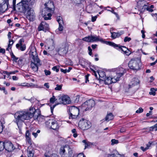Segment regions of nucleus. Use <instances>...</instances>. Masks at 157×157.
Here are the masks:
<instances>
[{"label":"nucleus","instance_id":"f257e3e1","mask_svg":"<svg viewBox=\"0 0 157 157\" xmlns=\"http://www.w3.org/2000/svg\"><path fill=\"white\" fill-rule=\"evenodd\" d=\"M35 109L31 107L29 110L19 111L16 112L14 115V122L18 126L19 130H21L22 123L25 120H30L34 115Z\"/></svg>","mask_w":157,"mask_h":157},{"label":"nucleus","instance_id":"f03ea898","mask_svg":"<svg viewBox=\"0 0 157 157\" xmlns=\"http://www.w3.org/2000/svg\"><path fill=\"white\" fill-rule=\"evenodd\" d=\"M17 9L18 12L25 13L26 17L30 21H33L35 19V13L30 6L20 7L17 8Z\"/></svg>","mask_w":157,"mask_h":157},{"label":"nucleus","instance_id":"7ed1b4c3","mask_svg":"<svg viewBox=\"0 0 157 157\" xmlns=\"http://www.w3.org/2000/svg\"><path fill=\"white\" fill-rule=\"evenodd\" d=\"M32 51L31 50L30 53V57L33 59V61H32L31 63V67L32 69L34 72L37 71L38 69V67L41 65L40 61L38 58L35 49Z\"/></svg>","mask_w":157,"mask_h":157},{"label":"nucleus","instance_id":"20e7f679","mask_svg":"<svg viewBox=\"0 0 157 157\" xmlns=\"http://www.w3.org/2000/svg\"><path fill=\"white\" fill-rule=\"evenodd\" d=\"M60 153L63 157H74L73 148L68 145L61 147L60 149Z\"/></svg>","mask_w":157,"mask_h":157},{"label":"nucleus","instance_id":"39448f33","mask_svg":"<svg viewBox=\"0 0 157 157\" xmlns=\"http://www.w3.org/2000/svg\"><path fill=\"white\" fill-rule=\"evenodd\" d=\"M128 66L131 69L133 70H139L141 67L140 59L138 58L132 59L129 62Z\"/></svg>","mask_w":157,"mask_h":157},{"label":"nucleus","instance_id":"423d86ee","mask_svg":"<svg viewBox=\"0 0 157 157\" xmlns=\"http://www.w3.org/2000/svg\"><path fill=\"white\" fill-rule=\"evenodd\" d=\"M79 109L74 106H71L69 109V119L76 118L79 113Z\"/></svg>","mask_w":157,"mask_h":157},{"label":"nucleus","instance_id":"0eeeda50","mask_svg":"<svg viewBox=\"0 0 157 157\" xmlns=\"http://www.w3.org/2000/svg\"><path fill=\"white\" fill-rule=\"evenodd\" d=\"M78 125L81 129L85 130L88 129L91 127V123L90 121L82 118L79 121Z\"/></svg>","mask_w":157,"mask_h":157},{"label":"nucleus","instance_id":"6e6552de","mask_svg":"<svg viewBox=\"0 0 157 157\" xmlns=\"http://www.w3.org/2000/svg\"><path fill=\"white\" fill-rule=\"evenodd\" d=\"M95 105V101L93 100L90 99L87 101L82 104V106L83 110L85 111L90 110Z\"/></svg>","mask_w":157,"mask_h":157},{"label":"nucleus","instance_id":"1a4fd4ad","mask_svg":"<svg viewBox=\"0 0 157 157\" xmlns=\"http://www.w3.org/2000/svg\"><path fill=\"white\" fill-rule=\"evenodd\" d=\"M82 40L88 42H92L97 41H100L101 42H104L103 39L99 36H90L85 37L82 38Z\"/></svg>","mask_w":157,"mask_h":157},{"label":"nucleus","instance_id":"9d476101","mask_svg":"<svg viewBox=\"0 0 157 157\" xmlns=\"http://www.w3.org/2000/svg\"><path fill=\"white\" fill-rule=\"evenodd\" d=\"M53 12L46 9L44 8L41 11V14L45 20H50L52 16V13Z\"/></svg>","mask_w":157,"mask_h":157},{"label":"nucleus","instance_id":"9b49d317","mask_svg":"<svg viewBox=\"0 0 157 157\" xmlns=\"http://www.w3.org/2000/svg\"><path fill=\"white\" fill-rule=\"evenodd\" d=\"M34 3V1L32 0H22L21 2L17 5L16 8L30 6Z\"/></svg>","mask_w":157,"mask_h":157},{"label":"nucleus","instance_id":"f8f14e48","mask_svg":"<svg viewBox=\"0 0 157 157\" xmlns=\"http://www.w3.org/2000/svg\"><path fill=\"white\" fill-rule=\"evenodd\" d=\"M45 8L48 10L54 11L55 6L53 2L51 0H47L44 4Z\"/></svg>","mask_w":157,"mask_h":157},{"label":"nucleus","instance_id":"ddd939ff","mask_svg":"<svg viewBox=\"0 0 157 157\" xmlns=\"http://www.w3.org/2000/svg\"><path fill=\"white\" fill-rule=\"evenodd\" d=\"M59 100L61 103L65 105L69 104L71 102L70 98L68 96L66 95L59 97Z\"/></svg>","mask_w":157,"mask_h":157},{"label":"nucleus","instance_id":"4468645a","mask_svg":"<svg viewBox=\"0 0 157 157\" xmlns=\"http://www.w3.org/2000/svg\"><path fill=\"white\" fill-rule=\"evenodd\" d=\"M48 25L45 22L43 21L39 25L38 29L39 31L43 30L45 32L48 30Z\"/></svg>","mask_w":157,"mask_h":157},{"label":"nucleus","instance_id":"2eb2a0df","mask_svg":"<svg viewBox=\"0 0 157 157\" xmlns=\"http://www.w3.org/2000/svg\"><path fill=\"white\" fill-rule=\"evenodd\" d=\"M119 80V78L116 77H114L113 78H112L110 77L105 78V82L106 84H111L112 82L115 83L117 81Z\"/></svg>","mask_w":157,"mask_h":157},{"label":"nucleus","instance_id":"dca6fc26","mask_svg":"<svg viewBox=\"0 0 157 157\" xmlns=\"http://www.w3.org/2000/svg\"><path fill=\"white\" fill-rule=\"evenodd\" d=\"M4 148L9 151H10L13 150V146L10 141H7L4 142Z\"/></svg>","mask_w":157,"mask_h":157},{"label":"nucleus","instance_id":"f3484780","mask_svg":"<svg viewBox=\"0 0 157 157\" xmlns=\"http://www.w3.org/2000/svg\"><path fill=\"white\" fill-rule=\"evenodd\" d=\"M8 1L9 0H3V2L0 5V9L4 12L8 9L9 5Z\"/></svg>","mask_w":157,"mask_h":157},{"label":"nucleus","instance_id":"a211bd4d","mask_svg":"<svg viewBox=\"0 0 157 157\" xmlns=\"http://www.w3.org/2000/svg\"><path fill=\"white\" fill-rule=\"evenodd\" d=\"M57 21L59 23V27L58 29L60 31H62L63 29V22L62 20V18L60 16H58L56 18Z\"/></svg>","mask_w":157,"mask_h":157},{"label":"nucleus","instance_id":"6ab92c4d","mask_svg":"<svg viewBox=\"0 0 157 157\" xmlns=\"http://www.w3.org/2000/svg\"><path fill=\"white\" fill-rule=\"evenodd\" d=\"M139 80L137 78H134L132 81L129 84V88H131L139 83Z\"/></svg>","mask_w":157,"mask_h":157},{"label":"nucleus","instance_id":"aec40b11","mask_svg":"<svg viewBox=\"0 0 157 157\" xmlns=\"http://www.w3.org/2000/svg\"><path fill=\"white\" fill-rule=\"evenodd\" d=\"M111 37L113 39H114L117 37L120 36L121 35L123 34V32H111Z\"/></svg>","mask_w":157,"mask_h":157},{"label":"nucleus","instance_id":"412c9836","mask_svg":"<svg viewBox=\"0 0 157 157\" xmlns=\"http://www.w3.org/2000/svg\"><path fill=\"white\" fill-rule=\"evenodd\" d=\"M58 52L60 55H63L66 53L67 50L64 47H62L58 49Z\"/></svg>","mask_w":157,"mask_h":157},{"label":"nucleus","instance_id":"4be33fe9","mask_svg":"<svg viewBox=\"0 0 157 157\" xmlns=\"http://www.w3.org/2000/svg\"><path fill=\"white\" fill-rule=\"evenodd\" d=\"M64 142L68 144L71 146L75 145L76 143V141L72 140H68V139L65 140Z\"/></svg>","mask_w":157,"mask_h":157},{"label":"nucleus","instance_id":"5701e85b","mask_svg":"<svg viewBox=\"0 0 157 157\" xmlns=\"http://www.w3.org/2000/svg\"><path fill=\"white\" fill-rule=\"evenodd\" d=\"M59 128V126L56 123V121H53L52 124L51 125L50 128L52 129L53 130H56Z\"/></svg>","mask_w":157,"mask_h":157},{"label":"nucleus","instance_id":"b1692460","mask_svg":"<svg viewBox=\"0 0 157 157\" xmlns=\"http://www.w3.org/2000/svg\"><path fill=\"white\" fill-rule=\"evenodd\" d=\"M24 40L23 38H21L19 40L18 43L16 45V47L17 48H18L21 45L25 44L24 43Z\"/></svg>","mask_w":157,"mask_h":157},{"label":"nucleus","instance_id":"393cba45","mask_svg":"<svg viewBox=\"0 0 157 157\" xmlns=\"http://www.w3.org/2000/svg\"><path fill=\"white\" fill-rule=\"evenodd\" d=\"M113 117L112 114L111 113H110L107 114L105 118V120L106 121H108L110 120L113 119Z\"/></svg>","mask_w":157,"mask_h":157},{"label":"nucleus","instance_id":"a878e982","mask_svg":"<svg viewBox=\"0 0 157 157\" xmlns=\"http://www.w3.org/2000/svg\"><path fill=\"white\" fill-rule=\"evenodd\" d=\"M99 77L105 78L106 77L105 73L102 71H100L98 72Z\"/></svg>","mask_w":157,"mask_h":157},{"label":"nucleus","instance_id":"bb28decb","mask_svg":"<svg viewBox=\"0 0 157 157\" xmlns=\"http://www.w3.org/2000/svg\"><path fill=\"white\" fill-rule=\"evenodd\" d=\"M118 72H120V76H121L123 75L125 72V69L121 67H119L118 69Z\"/></svg>","mask_w":157,"mask_h":157},{"label":"nucleus","instance_id":"cd10ccee","mask_svg":"<svg viewBox=\"0 0 157 157\" xmlns=\"http://www.w3.org/2000/svg\"><path fill=\"white\" fill-rule=\"evenodd\" d=\"M13 40H9V44L8 45V48L6 49V50L9 51V50L11 49V46L13 44Z\"/></svg>","mask_w":157,"mask_h":157},{"label":"nucleus","instance_id":"c85d7f7f","mask_svg":"<svg viewBox=\"0 0 157 157\" xmlns=\"http://www.w3.org/2000/svg\"><path fill=\"white\" fill-rule=\"evenodd\" d=\"M36 119L39 122H41L44 121V116H43L40 115H39L36 118Z\"/></svg>","mask_w":157,"mask_h":157},{"label":"nucleus","instance_id":"c756f323","mask_svg":"<svg viewBox=\"0 0 157 157\" xmlns=\"http://www.w3.org/2000/svg\"><path fill=\"white\" fill-rule=\"evenodd\" d=\"M53 121L51 120H49L45 123L46 125L48 128H50L51 125L52 124Z\"/></svg>","mask_w":157,"mask_h":157},{"label":"nucleus","instance_id":"7c9ffc66","mask_svg":"<svg viewBox=\"0 0 157 157\" xmlns=\"http://www.w3.org/2000/svg\"><path fill=\"white\" fill-rule=\"evenodd\" d=\"M149 131H157V124L149 128Z\"/></svg>","mask_w":157,"mask_h":157},{"label":"nucleus","instance_id":"2f4dec72","mask_svg":"<svg viewBox=\"0 0 157 157\" xmlns=\"http://www.w3.org/2000/svg\"><path fill=\"white\" fill-rule=\"evenodd\" d=\"M82 142L84 143L85 146V149H86L88 146H90L91 144V143L89 142H87L86 140H83Z\"/></svg>","mask_w":157,"mask_h":157},{"label":"nucleus","instance_id":"473e14b6","mask_svg":"<svg viewBox=\"0 0 157 157\" xmlns=\"http://www.w3.org/2000/svg\"><path fill=\"white\" fill-rule=\"evenodd\" d=\"M71 69H72V68L71 67H69L68 69H66L65 70H64L63 69L61 68L60 71L62 72H63L65 74V73H66L67 72H69Z\"/></svg>","mask_w":157,"mask_h":157},{"label":"nucleus","instance_id":"72a5a7b5","mask_svg":"<svg viewBox=\"0 0 157 157\" xmlns=\"http://www.w3.org/2000/svg\"><path fill=\"white\" fill-rule=\"evenodd\" d=\"M5 123V121H4L2 122L0 121V133H1L3 128V125Z\"/></svg>","mask_w":157,"mask_h":157},{"label":"nucleus","instance_id":"f704fd0d","mask_svg":"<svg viewBox=\"0 0 157 157\" xmlns=\"http://www.w3.org/2000/svg\"><path fill=\"white\" fill-rule=\"evenodd\" d=\"M26 45L25 44H24L23 45H21V46H20V47H19L18 48H17L18 49L22 51H25L26 49Z\"/></svg>","mask_w":157,"mask_h":157},{"label":"nucleus","instance_id":"c9c22d12","mask_svg":"<svg viewBox=\"0 0 157 157\" xmlns=\"http://www.w3.org/2000/svg\"><path fill=\"white\" fill-rule=\"evenodd\" d=\"M157 90H155L154 88H151V89L150 90V92H149V94L150 95H152L153 96H155V91Z\"/></svg>","mask_w":157,"mask_h":157},{"label":"nucleus","instance_id":"e433bc0d","mask_svg":"<svg viewBox=\"0 0 157 157\" xmlns=\"http://www.w3.org/2000/svg\"><path fill=\"white\" fill-rule=\"evenodd\" d=\"M57 100V99L53 95L52 97L50 98V102L51 103H54Z\"/></svg>","mask_w":157,"mask_h":157},{"label":"nucleus","instance_id":"4c0bfd02","mask_svg":"<svg viewBox=\"0 0 157 157\" xmlns=\"http://www.w3.org/2000/svg\"><path fill=\"white\" fill-rule=\"evenodd\" d=\"M62 85H59L58 84L56 85V87L55 88V89L56 90H60L62 88Z\"/></svg>","mask_w":157,"mask_h":157},{"label":"nucleus","instance_id":"58836bf2","mask_svg":"<svg viewBox=\"0 0 157 157\" xmlns=\"http://www.w3.org/2000/svg\"><path fill=\"white\" fill-rule=\"evenodd\" d=\"M28 152V157H33V154L32 151L30 150H27Z\"/></svg>","mask_w":157,"mask_h":157},{"label":"nucleus","instance_id":"ea45409f","mask_svg":"<svg viewBox=\"0 0 157 157\" xmlns=\"http://www.w3.org/2000/svg\"><path fill=\"white\" fill-rule=\"evenodd\" d=\"M4 148V143L2 141H0V151H2Z\"/></svg>","mask_w":157,"mask_h":157},{"label":"nucleus","instance_id":"a19ab883","mask_svg":"<svg viewBox=\"0 0 157 157\" xmlns=\"http://www.w3.org/2000/svg\"><path fill=\"white\" fill-rule=\"evenodd\" d=\"M107 44H109V45L113 46L114 47H116L118 46V45L117 44H116L114 43L111 42H108Z\"/></svg>","mask_w":157,"mask_h":157},{"label":"nucleus","instance_id":"79ce46f5","mask_svg":"<svg viewBox=\"0 0 157 157\" xmlns=\"http://www.w3.org/2000/svg\"><path fill=\"white\" fill-rule=\"evenodd\" d=\"M59 66H56L52 67V69L54 71H55L56 72H57L59 71Z\"/></svg>","mask_w":157,"mask_h":157},{"label":"nucleus","instance_id":"37998d69","mask_svg":"<svg viewBox=\"0 0 157 157\" xmlns=\"http://www.w3.org/2000/svg\"><path fill=\"white\" fill-rule=\"evenodd\" d=\"M32 88H38V86L37 85H35L33 83H31L30 84H28V86Z\"/></svg>","mask_w":157,"mask_h":157},{"label":"nucleus","instance_id":"c03bdc74","mask_svg":"<svg viewBox=\"0 0 157 157\" xmlns=\"http://www.w3.org/2000/svg\"><path fill=\"white\" fill-rule=\"evenodd\" d=\"M11 56L13 60L16 62L17 61V60L18 59V58L16 57L13 53H12L11 55Z\"/></svg>","mask_w":157,"mask_h":157},{"label":"nucleus","instance_id":"a18cd8bd","mask_svg":"<svg viewBox=\"0 0 157 157\" xmlns=\"http://www.w3.org/2000/svg\"><path fill=\"white\" fill-rule=\"evenodd\" d=\"M107 11H110L111 12H112V13L114 14L115 15L116 17L118 19H119V17L118 14L116 13L114 11V10H107Z\"/></svg>","mask_w":157,"mask_h":157},{"label":"nucleus","instance_id":"49530a36","mask_svg":"<svg viewBox=\"0 0 157 157\" xmlns=\"http://www.w3.org/2000/svg\"><path fill=\"white\" fill-rule=\"evenodd\" d=\"M119 48L124 53L126 51L128 50V49L125 47L122 46L121 47H119Z\"/></svg>","mask_w":157,"mask_h":157},{"label":"nucleus","instance_id":"de8ad7c7","mask_svg":"<svg viewBox=\"0 0 157 157\" xmlns=\"http://www.w3.org/2000/svg\"><path fill=\"white\" fill-rule=\"evenodd\" d=\"M111 144L113 145L115 144H117L118 143V141L115 139H112L111 140Z\"/></svg>","mask_w":157,"mask_h":157},{"label":"nucleus","instance_id":"09e8293b","mask_svg":"<svg viewBox=\"0 0 157 157\" xmlns=\"http://www.w3.org/2000/svg\"><path fill=\"white\" fill-rule=\"evenodd\" d=\"M40 130H38L36 131V133L35 132H33L32 134L34 136L35 138L37 137L38 136V133H40Z\"/></svg>","mask_w":157,"mask_h":157},{"label":"nucleus","instance_id":"8fccbe9b","mask_svg":"<svg viewBox=\"0 0 157 157\" xmlns=\"http://www.w3.org/2000/svg\"><path fill=\"white\" fill-rule=\"evenodd\" d=\"M143 109L141 107L139 108L137 110L136 113H139L143 112Z\"/></svg>","mask_w":157,"mask_h":157},{"label":"nucleus","instance_id":"3c124183","mask_svg":"<svg viewBox=\"0 0 157 157\" xmlns=\"http://www.w3.org/2000/svg\"><path fill=\"white\" fill-rule=\"evenodd\" d=\"M131 40V39L130 37H129L128 36H126L124 38V42H126L127 41H129L130 40Z\"/></svg>","mask_w":157,"mask_h":157},{"label":"nucleus","instance_id":"603ef678","mask_svg":"<svg viewBox=\"0 0 157 157\" xmlns=\"http://www.w3.org/2000/svg\"><path fill=\"white\" fill-rule=\"evenodd\" d=\"M148 6L147 5H146L145 4H144V6H143L142 9H141V12H144L145 10H146L147 8V7Z\"/></svg>","mask_w":157,"mask_h":157},{"label":"nucleus","instance_id":"864d4df0","mask_svg":"<svg viewBox=\"0 0 157 157\" xmlns=\"http://www.w3.org/2000/svg\"><path fill=\"white\" fill-rule=\"evenodd\" d=\"M45 74L46 75H50L51 74V72L47 70H45L44 71Z\"/></svg>","mask_w":157,"mask_h":157},{"label":"nucleus","instance_id":"5fc2aeb1","mask_svg":"<svg viewBox=\"0 0 157 157\" xmlns=\"http://www.w3.org/2000/svg\"><path fill=\"white\" fill-rule=\"evenodd\" d=\"M25 137H30V133L29 132V130L26 131L25 133Z\"/></svg>","mask_w":157,"mask_h":157},{"label":"nucleus","instance_id":"6e6d98bb","mask_svg":"<svg viewBox=\"0 0 157 157\" xmlns=\"http://www.w3.org/2000/svg\"><path fill=\"white\" fill-rule=\"evenodd\" d=\"M91 69V70L93 72V74L94 75V76H95L97 78H98V72H96L95 71H94V70H93V69Z\"/></svg>","mask_w":157,"mask_h":157},{"label":"nucleus","instance_id":"4d7b16f0","mask_svg":"<svg viewBox=\"0 0 157 157\" xmlns=\"http://www.w3.org/2000/svg\"><path fill=\"white\" fill-rule=\"evenodd\" d=\"M16 2V0H13V8H14V10H16V9L17 10L16 6H16H15Z\"/></svg>","mask_w":157,"mask_h":157},{"label":"nucleus","instance_id":"13d9d810","mask_svg":"<svg viewBox=\"0 0 157 157\" xmlns=\"http://www.w3.org/2000/svg\"><path fill=\"white\" fill-rule=\"evenodd\" d=\"M26 141L29 144H31V139L30 137H26Z\"/></svg>","mask_w":157,"mask_h":157},{"label":"nucleus","instance_id":"bf43d9fd","mask_svg":"<svg viewBox=\"0 0 157 157\" xmlns=\"http://www.w3.org/2000/svg\"><path fill=\"white\" fill-rule=\"evenodd\" d=\"M98 15H97L96 16H93V17H92V19H91V21L92 22H94L95 21H96V19L98 17Z\"/></svg>","mask_w":157,"mask_h":157},{"label":"nucleus","instance_id":"052dcab7","mask_svg":"<svg viewBox=\"0 0 157 157\" xmlns=\"http://www.w3.org/2000/svg\"><path fill=\"white\" fill-rule=\"evenodd\" d=\"M88 48L89 51V54L90 56H91L92 54V50L90 46H89Z\"/></svg>","mask_w":157,"mask_h":157},{"label":"nucleus","instance_id":"680f3d73","mask_svg":"<svg viewBox=\"0 0 157 157\" xmlns=\"http://www.w3.org/2000/svg\"><path fill=\"white\" fill-rule=\"evenodd\" d=\"M146 10L150 12H152L153 11V10L152 9H151L150 7L148 6Z\"/></svg>","mask_w":157,"mask_h":157},{"label":"nucleus","instance_id":"e2e57ef3","mask_svg":"<svg viewBox=\"0 0 157 157\" xmlns=\"http://www.w3.org/2000/svg\"><path fill=\"white\" fill-rule=\"evenodd\" d=\"M0 90H3L4 91V93L5 94H7V92L5 90V88L4 87H3L2 88H1L0 87Z\"/></svg>","mask_w":157,"mask_h":157},{"label":"nucleus","instance_id":"0e129e2a","mask_svg":"<svg viewBox=\"0 0 157 157\" xmlns=\"http://www.w3.org/2000/svg\"><path fill=\"white\" fill-rule=\"evenodd\" d=\"M144 1H139L138 2H137V5L138 6H140V5H141V4H144Z\"/></svg>","mask_w":157,"mask_h":157},{"label":"nucleus","instance_id":"69168bd1","mask_svg":"<svg viewBox=\"0 0 157 157\" xmlns=\"http://www.w3.org/2000/svg\"><path fill=\"white\" fill-rule=\"evenodd\" d=\"M11 33L10 32H9L8 33V34L7 35L8 38L9 39V40H11Z\"/></svg>","mask_w":157,"mask_h":157},{"label":"nucleus","instance_id":"338daca9","mask_svg":"<svg viewBox=\"0 0 157 157\" xmlns=\"http://www.w3.org/2000/svg\"><path fill=\"white\" fill-rule=\"evenodd\" d=\"M140 149L144 151H145L146 150L148 149V148L147 147H145L144 148L143 147H140Z\"/></svg>","mask_w":157,"mask_h":157},{"label":"nucleus","instance_id":"774afa93","mask_svg":"<svg viewBox=\"0 0 157 157\" xmlns=\"http://www.w3.org/2000/svg\"><path fill=\"white\" fill-rule=\"evenodd\" d=\"M77 157H86L82 153H80L77 156Z\"/></svg>","mask_w":157,"mask_h":157}]
</instances>
